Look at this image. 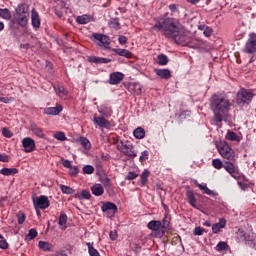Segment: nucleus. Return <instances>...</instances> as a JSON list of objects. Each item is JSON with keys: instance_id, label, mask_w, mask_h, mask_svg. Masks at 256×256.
<instances>
[{"instance_id": "63", "label": "nucleus", "mask_w": 256, "mask_h": 256, "mask_svg": "<svg viewBox=\"0 0 256 256\" xmlns=\"http://www.w3.org/2000/svg\"><path fill=\"white\" fill-rule=\"evenodd\" d=\"M248 245H249L252 249H255V251H256V242H255V241H250V242H248Z\"/></svg>"}, {"instance_id": "38", "label": "nucleus", "mask_w": 256, "mask_h": 256, "mask_svg": "<svg viewBox=\"0 0 256 256\" xmlns=\"http://www.w3.org/2000/svg\"><path fill=\"white\" fill-rule=\"evenodd\" d=\"M56 93L59 97L63 98V97H67V95L69 94V91H67V89H65V87L63 86H58V88L56 89Z\"/></svg>"}, {"instance_id": "18", "label": "nucleus", "mask_w": 256, "mask_h": 256, "mask_svg": "<svg viewBox=\"0 0 256 256\" xmlns=\"http://www.w3.org/2000/svg\"><path fill=\"white\" fill-rule=\"evenodd\" d=\"M125 87L132 95H141V87L138 84L125 83Z\"/></svg>"}, {"instance_id": "33", "label": "nucleus", "mask_w": 256, "mask_h": 256, "mask_svg": "<svg viewBox=\"0 0 256 256\" xmlns=\"http://www.w3.org/2000/svg\"><path fill=\"white\" fill-rule=\"evenodd\" d=\"M226 139H228V141H241L239 135H237V133L233 131H228V133L226 134Z\"/></svg>"}, {"instance_id": "46", "label": "nucleus", "mask_w": 256, "mask_h": 256, "mask_svg": "<svg viewBox=\"0 0 256 256\" xmlns=\"http://www.w3.org/2000/svg\"><path fill=\"white\" fill-rule=\"evenodd\" d=\"M69 173L71 177H77V175H79V167L77 166H71V168H69Z\"/></svg>"}, {"instance_id": "43", "label": "nucleus", "mask_w": 256, "mask_h": 256, "mask_svg": "<svg viewBox=\"0 0 256 256\" xmlns=\"http://www.w3.org/2000/svg\"><path fill=\"white\" fill-rule=\"evenodd\" d=\"M82 171L85 175H93V173H95V168L91 165H86L83 167Z\"/></svg>"}, {"instance_id": "1", "label": "nucleus", "mask_w": 256, "mask_h": 256, "mask_svg": "<svg viewBox=\"0 0 256 256\" xmlns=\"http://www.w3.org/2000/svg\"><path fill=\"white\" fill-rule=\"evenodd\" d=\"M151 31H159L166 39L175 41L177 45L191 47L189 32L185 28H182L179 20L175 18L169 16L158 18L156 24L151 27Z\"/></svg>"}, {"instance_id": "48", "label": "nucleus", "mask_w": 256, "mask_h": 256, "mask_svg": "<svg viewBox=\"0 0 256 256\" xmlns=\"http://www.w3.org/2000/svg\"><path fill=\"white\" fill-rule=\"evenodd\" d=\"M59 225L63 226L67 224V214H61L59 217Z\"/></svg>"}, {"instance_id": "20", "label": "nucleus", "mask_w": 256, "mask_h": 256, "mask_svg": "<svg viewBox=\"0 0 256 256\" xmlns=\"http://www.w3.org/2000/svg\"><path fill=\"white\" fill-rule=\"evenodd\" d=\"M31 19L33 27L39 29L41 27V19L39 18V14L37 11H35V9H33L31 12Z\"/></svg>"}, {"instance_id": "14", "label": "nucleus", "mask_w": 256, "mask_h": 256, "mask_svg": "<svg viewBox=\"0 0 256 256\" xmlns=\"http://www.w3.org/2000/svg\"><path fill=\"white\" fill-rule=\"evenodd\" d=\"M225 225H227V220L225 218H220L218 223L212 225V233H219L221 229H225Z\"/></svg>"}, {"instance_id": "25", "label": "nucleus", "mask_w": 256, "mask_h": 256, "mask_svg": "<svg viewBox=\"0 0 256 256\" xmlns=\"http://www.w3.org/2000/svg\"><path fill=\"white\" fill-rule=\"evenodd\" d=\"M148 229H150L151 231H161V227H162V224H161V221H158V220H152L148 223L147 225Z\"/></svg>"}, {"instance_id": "35", "label": "nucleus", "mask_w": 256, "mask_h": 256, "mask_svg": "<svg viewBox=\"0 0 256 256\" xmlns=\"http://www.w3.org/2000/svg\"><path fill=\"white\" fill-rule=\"evenodd\" d=\"M158 59V65H167L169 63V57L165 54H159L157 56Z\"/></svg>"}, {"instance_id": "30", "label": "nucleus", "mask_w": 256, "mask_h": 256, "mask_svg": "<svg viewBox=\"0 0 256 256\" xmlns=\"http://www.w3.org/2000/svg\"><path fill=\"white\" fill-rule=\"evenodd\" d=\"M109 27H111V29H116V31H118V29H121L119 18H111L109 21Z\"/></svg>"}, {"instance_id": "42", "label": "nucleus", "mask_w": 256, "mask_h": 256, "mask_svg": "<svg viewBox=\"0 0 256 256\" xmlns=\"http://www.w3.org/2000/svg\"><path fill=\"white\" fill-rule=\"evenodd\" d=\"M198 187L200 191H203V193H205L206 195H215V192H213V190L208 189L207 185L198 184Z\"/></svg>"}, {"instance_id": "7", "label": "nucleus", "mask_w": 256, "mask_h": 256, "mask_svg": "<svg viewBox=\"0 0 256 256\" xmlns=\"http://www.w3.org/2000/svg\"><path fill=\"white\" fill-rule=\"evenodd\" d=\"M246 53H255L256 52V33H252L249 36V39L245 45Z\"/></svg>"}, {"instance_id": "56", "label": "nucleus", "mask_w": 256, "mask_h": 256, "mask_svg": "<svg viewBox=\"0 0 256 256\" xmlns=\"http://www.w3.org/2000/svg\"><path fill=\"white\" fill-rule=\"evenodd\" d=\"M10 101H14L13 97H0V103H9Z\"/></svg>"}, {"instance_id": "19", "label": "nucleus", "mask_w": 256, "mask_h": 256, "mask_svg": "<svg viewBox=\"0 0 256 256\" xmlns=\"http://www.w3.org/2000/svg\"><path fill=\"white\" fill-rule=\"evenodd\" d=\"M154 72L160 79H171V70L169 69H154Z\"/></svg>"}, {"instance_id": "64", "label": "nucleus", "mask_w": 256, "mask_h": 256, "mask_svg": "<svg viewBox=\"0 0 256 256\" xmlns=\"http://www.w3.org/2000/svg\"><path fill=\"white\" fill-rule=\"evenodd\" d=\"M204 227H211V221L207 220L203 223Z\"/></svg>"}, {"instance_id": "54", "label": "nucleus", "mask_w": 256, "mask_h": 256, "mask_svg": "<svg viewBox=\"0 0 256 256\" xmlns=\"http://www.w3.org/2000/svg\"><path fill=\"white\" fill-rule=\"evenodd\" d=\"M118 41H119L120 45H125L127 43V37L120 35L118 38Z\"/></svg>"}, {"instance_id": "34", "label": "nucleus", "mask_w": 256, "mask_h": 256, "mask_svg": "<svg viewBox=\"0 0 256 256\" xmlns=\"http://www.w3.org/2000/svg\"><path fill=\"white\" fill-rule=\"evenodd\" d=\"M60 189H61L62 193H64L65 195H75V189H73L69 186L60 185Z\"/></svg>"}, {"instance_id": "57", "label": "nucleus", "mask_w": 256, "mask_h": 256, "mask_svg": "<svg viewBox=\"0 0 256 256\" xmlns=\"http://www.w3.org/2000/svg\"><path fill=\"white\" fill-rule=\"evenodd\" d=\"M62 165H63V167H65L66 169H71V167H73V165H71V161H69V160H64V161L62 162Z\"/></svg>"}, {"instance_id": "53", "label": "nucleus", "mask_w": 256, "mask_h": 256, "mask_svg": "<svg viewBox=\"0 0 256 256\" xmlns=\"http://www.w3.org/2000/svg\"><path fill=\"white\" fill-rule=\"evenodd\" d=\"M25 218V213L18 215V225H23V223H25Z\"/></svg>"}, {"instance_id": "44", "label": "nucleus", "mask_w": 256, "mask_h": 256, "mask_svg": "<svg viewBox=\"0 0 256 256\" xmlns=\"http://www.w3.org/2000/svg\"><path fill=\"white\" fill-rule=\"evenodd\" d=\"M37 230L35 228H32L29 230V233L27 234L26 238L28 239V241H31L33 239H35V237H37Z\"/></svg>"}, {"instance_id": "32", "label": "nucleus", "mask_w": 256, "mask_h": 256, "mask_svg": "<svg viewBox=\"0 0 256 256\" xmlns=\"http://www.w3.org/2000/svg\"><path fill=\"white\" fill-rule=\"evenodd\" d=\"M86 245L88 247V253L90 256H101V254H99V251L97 249H95V247H93V244L88 242V243H86Z\"/></svg>"}, {"instance_id": "15", "label": "nucleus", "mask_w": 256, "mask_h": 256, "mask_svg": "<svg viewBox=\"0 0 256 256\" xmlns=\"http://www.w3.org/2000/svg\"><path fill=\"white\" fill-rule=\"evenodd\" d=\"M86 61H88V63H96V64L111 63V59L99 58L97 56H87Z\"/></svg>"}, {"instance_id": "55", "label": "nucleus", "mask_w": 256, "mask_h": 256, "mask_svg": "<svg viewBox=\"0 0 256 256\" xmlns=\"http://www.w3.org/2000/svg\"><path fill=\"white\" fill-rule=\"evenodd\" d=\"M109 236L111 241H115L118 237L117 231H110Z\"/></svg>"}, {"instance_id": "52", "label": "nucleus", "mask_w": 256, "mask_h": 256, "mask_svg": "<svg viewBox=\"0 0 256 256\" xmlns=\"http://www.w3.org/2000/svg\"><path fill=\"white\" fill-rule=\"evenodd\" d=\"M2 135L4 137H7L8 139H11V137H13V133L10 130H8L7 128L2 129Z\"/></svg>"}, {"instance_id": "61", "label": "nucleus", "mask_w": 256, "mask_h": 256, "mask_svg": "<svg viewBox=\"0 0 256 256\" xmlns=\"http://www.w3.org/2000/svg\"><path fill=\"white\" fill-rule=\"evenodd\" d=\"M169 9L172 13H175V11H177V5L176 4H171L169 6Z\"/></svg>"}, {"instance_id": "39", "label": "nucleus", "mask_w": 256, "mask_h": 256, "mask_svg": "<svg viewBox=\"0 0 256 256\" xmlns=\"http://www.w3.org/2000/svg\"><path fill=\"white\" fill-rule=\"evenodd\" d=\"M212 165L214 169H225V164L219 158L212 160Z\"/></svg>"}, {"instance_id": "47", "label": "nucleus", "mask_w": 256, "mask_h": 256, "mask_svg": "<svg viewBox=\"0 0 256 256\" xmlns=\"http://www.w3.org/2000/svg\"><path fill=\"white\" fill-rule=\"evenodd\" d=\"M0 249H9V243L3 239V235L0 234Z\"/></svg>"}, {"instance_id": "59", "label": "nucleus", "mask_w": 256, "mask_h": 256, "mask_svg": "<svg viewBox=\"0 0 256 256\" xmlns=\"http://www.w3.org/2000/svg\"><path fill=\"white\" fill-rule=\"evenodd\" d=\"M212 34L213 30H211V28H206V30H204L205 37H211Z\"/></svg>"}, {"instance_id": "62", "label": "nucleus", "mask_w": 256, "mask_h": 256, "mask_svg": "<svg viewBox=\"0 0 256 256\" xmlns=\"http://www.w3.org/2000/svg\"><path fill=\"white\" fill-rule=\"evenodd\" d=\"M104 185L105 187H111V179L109 178L104 179Z\"/></svg>"}, {"instance_id": "49", "label": "nucleus", "mask_w": 256, "mask_h": 256, "mask_svg": "<svg viewBox=\"0 0 256 256\" xmlns=\"http://www.w3.org/2000/svg\"><path fill=\"white\" fill-rule=\"evenodd\" d=\"M137 177H139V174H137L136 172H128V175L126 176V179L128 181H133V179H137Z\"/></svg>"}, {"instance_id": "10", "label": "nucleus", "mask_w": 256, "mask_h": 256, "mask_svg": "<svg viewBox=\"0 0 256 256\" xmlns=\"http://www.w3.org/2000/svg\"><path fill=\"white\" fill-rule=\"evenodd\" d=\"M96 41H99L104 45L105 49H109V45H111V39L107 35L99 34V33H94L92 35Z\"/></svg>"}, {"instance_id": "3", "label": "nucleus", "mask_w": 256, "mask_h": 256, "mask_svg": "<svg viewBox=\"0 0 256 256\" xmlns=\"http://www.w3.org/2000/svg\"><path fill=\"white\" fill-rule=\"evenodd\" d=\"M231 100L225 96H219L214 94L211 97L210 106L214 113L215 123H221L223 121V115H227L231 111Z\"/></svg>"}, {"instance_id": "13", "label": "nucleus", "mask_w": 256, "mask_h": 256, "mask_svg": "<svg viewBox=\"0 0 256 256\" xmlns=\"http://www.w3.org/2000/svg\"><path fill=\"white\" fill-rule=\"evenodd\" d=\"M101 210L103 213H107V211H111L112 215H115L117 213V205L113 202H104Z\"/></svg>"}, {"instance_id": "29", "label": "nucleus", "mask_w": 256, "mask_h": 256, "mask_svg": "<svg viewBox=\"0 0 256 256\" xmlns=\"http://www.w3.org/2000/svg\"><path fill=\"white\" fill-rule=\"evenodd\" d=\"M133 134L136 139H144L145 129H143L142 127H138L134 130Z\"/></svg>"}, {"instance_id": "4", "label": "nucleus", "mask_w": 256, "mask_h": 256, "mask_svg": "<svg viewBox=\"0 0 256 256\" xmlns=\"http://www.w3.org/2000/svg\"><path fill=\"white\" fill-rule=\"evenodd\" d=\"M253 97L255 94L245 88H242L238 91L236 95V103L237 105H249L251 101H253Z\"/></svg>"}, {"instance_id": "40", "label": "nucleus", "mask_w": 256, "mask_h": 256, "mask_svg": "<svg viewBox=\"0 0 256 256\" xmlns=\"http://www.w3.org/2000/svg\"><path fill=\"white\" fill-rule=\"evenodd\" d=\"M0 17H2V19H11V11H9V9L5 8V9H1L0 8Z\"/></svg>"}, {"instance_id": "45", "label": "nucleus", "mask_w": 256, "mask_h": 256, "mask_svg": "<svg viewBox=\"0 0 256 256\" xmlns=\"http://www.w3.org/2000/svg\"><path fill=\"white\" fill-rule=\"evenodd\" d=\"M54 138L58 141H67V136H65V132H57L54 134Z\"/></svg>"}, {"instance_id": "16", "label": "nucleus", "mask_w": 256, "mask_h": 256, "mask_svg": "<svg viewBox=\"0 0 256 256\" xmlns=\"http://www.w3.org/2000/svg\"><path fill=\"white\" fill-rule=\"evenodd\" d=\"M30 131L36 136L39 137L40 139H45V133H43V129L39 127L37 124L32 123L30 125Z\"/></svg>"}, {"instance_id": "27", "label": "nucleus", "mask_w": 256, "mask_h": 256, "mask_svg": "<svg viewBox=\"0 0 256 256\" xmlns=\"http://www.w3.org/2000/svg\"><path fill=\"white\" fill-rule=\"evenodd\" d=\"M15 15H29V6L27 4L18 5Z\"/></svg>"}, {"instance_id": "37", "label": "nucleus", "mask_w": 256, "mask_h": 256, "mask_svg": "<svg viewBox=\"0 0 256 256\" xmlns=\"http://www.w3.org/2000/svg\"><path fill=\"white\" fill-rule=\"evenodd\" d=\"M78 141H79L80 145H82V147H84V149H91V142H89V139H87L85 137H80Z\"/></svg>"}, {"instance_id": "26", "label": "nucleus", "mask_w": 256, "mask_h": 256, "mask_svg": "<svg viewBox=\"0 0 256 256\" xmlns=\"http://www.w3.org/2000/svg\"><path fill=\"white\" fill-rule=\"evenodd\" d=\"M19 173V170L17 168H2L0 170V175H5L6 177H9L11 175H17Z\"/></svg>"}, {"instance_id": "51", "label": "nucleus", "mask_w": 256, "mask_h": 256, "mask_svg": "<svg viewBox=\"0 0 256 256\" xmlns=\"http://www.w3.org/2000/svg\"><path fill=\"white\" fill-rule=\"evenodd\" d=\"M193 233L196 236H201L203 233H205V229L199 226L194 229Z\"/></svg>"}, {"instance_id": "60", "label": "nucleus", "mask_w": 256, "mask_h": 256, "mask_svg": "<svg viewBox=\"0 0 256 256\" xmlns=\"http://www.w3.org/2000/svg\"><path fill=\"white\" fill-rule=\"evenodd\" d=\"M169 227V221L167 220H163V224L161 226V229H167Z\"/></svg>"}, {"instance_id": "12", "label": "nucleus", "mask_w": 256, "mask_h": 256, "mask_svg": "<svg viewBox=\"0 0 256 256\" xmlns=\"http://www.w3.org/2000/svg\"><path fill=\"white\" fill-rule=\"evenodd\" d=\"M123 77L125 76L121 72H114L110 74V79H109L110 85H119V83L123 81Z\"/></svg>"}, {"instance_id": "22", "label": "nucleus", "mask_w": 256, "mask_h": 256, "mask_svg": "<svg viewBox=\"0 0 256 256\" xmlns=\"http://www.w3.org/2000/svg\"><path fill=\"white\" fill-rule=\"evenodd\" d=\"M94 123L98 125V127L107 128L111 125L109 120L103 117H94Z\"/></svg>"}, {"instance_id": "24", "label": "nucleus", "mask_w": 256, "mask_h": 256, "mask_svg": "<svg viewBox=\"0 0 256 256\" xmlns=\"http://www.w3.org/2000/svg\"><path fill=\"white\" fill-rule=\"evenodd\" d=\"M38 247L39 249H41L42 251H54L55 249V246L49 242H45V241H40L38 243Z\"/></svg>"}, {"instance_id": "9", "label": "nucleus", "mask_w": 256, "mask_h": 256, "mask_svg": "<svg viewBox=\"0 0 256 256\" xmlns=\"http://www.w3.org/2000/svg\"><path fill=\"white\" fill-rule=\"evenodd\" d=\"M22 146L25 153H32V151H35V140L31 137H26L22 140Z\"/></svg>"}, {"instance_id": "23", "label": "nucleus", "mask_w": 256, "mask_h": 256, "mask_svg": "<svg viewBox=\"0 0 256 256\" xmlns=\"http://www.w3.org/2000/svg\"><path fill=\"white\" fill-rule=\"evenodd\" d=\"M92 195H95L96 197H101L105 193V189H103V186L101 184H95L91 187Z\"/></svg>"}, {"instance_id": "21", "label": "nucleus", "mask_w": 256, "mask_h": 256, "mask_svg": "<svg viewBox=\"0 0 256 256\" xmlns=\"http://www.w3.org/2000/svg\"><path fill=\"white\" fill-rule=\"evenodd\" d=\"M112 51L116 53V55H120V57H126V59H131L133 57V53L127 49L114 48Z\"/></svg>"}, {"instance_id": "28", "label": "nucleus", "mask_w": 256, "mask_h": 256, "mask_svg": "<svg viewBox=\"0 0 256 256\" xmlns=\"http://www.w3.org/2000/svg\"><path fill=\"white\" fill-rule=\"evenodd\" d=\"M75 199H79L82 201V199H91V193L88 190H82L81 193H76L74 195Z\"/></svg>"}, {"instance_id": "6", "label": "nucleus", "mask_w": 256, "mask_h": 256, "mask_svg": "<svg viewBox=\"0 0 256 256\" xmlns=\"http://www.w3.org/2000/svg\"><path fill=\"white\" fill-rule=\"evenodd\" d=\"M34 207L37 209H47L50 205L49 197L41 195L33 199Z\"/></svg>"}, {"instance_id": "11", "label": "nucleus", "mask_w": 256, "mask_h": 256, "mask_svg": "<svg viewBox=\"0 0 256 256\" xmlns=\"http://www.w3.org/2000/svg\"><path fill=\"white\" fill-rule=\"evenodd\" d=\"M14 21L21 27H27V23H29V14H15Z\"/></svg>"}, {"instance_id": "50", "label": "nucleus", "mask_w": 256, "mask_h": 256, "mask_svg": "<svg viewBox=\"0 0 256 256\" xmlns=\"http://www.w3.org/2000/svg\"><path fill=\"white\" fill-rule=\"evenodd\" d=\"M147 159H149V151L144 150L139 158V161L143 163V161H147Z\"/></svg>"}, {"instance_id": "5", "label": "nucleus", "mask_w": 256, "mask_h": 256, "mask_svg": "<svg viewBox=\"0 0 256 256\" xmlns=\"http://www.w3.org/2000/svg\"><path fill=\"white\" fill-rule=\"evenodd\" d=\"M117 149L123 153V155H126L131 159H135V157H137V153L133 149V144H129V142H123V140H121L120 144L117 145Z\"/></svg>"}, {"instance_id": "36", "label": "nucleus", "mask_w": 256, "mask_h": 256, "mask_svg": "<svg viewBox=\"0 0 256 256\" xmlns=\"http://www.w3.org/2000/svg\"><path fill=\"white\" fill-rule=\"evenodd\" d=\"M90 20L91 18L87 15L78 16L76 19L77 23H79L80 25H87Z\"/></svg>"}, {"instance_id": "8", "label": "nucleus", "mask_w": 256, "mask_h": 256, "mask_svg": "<svg viewBox=\"0 0 256 256\" xmlns=\"http://www.w3.org/2000/svg\"><path fill=\"white\" fill-rule=\"evenodd\" d=\"M186 197L189 205L193 207L194 209H199V206H197V198H195V192L191 190V187L186 186Z\"/></svg>"}, {"instance_id": "17", "label": "nucleus", "mask_w": 256, "mask_h": 256, "mask_svg": "<svg viewBox=\"0 0 256 256\" xmlns=\"http://www.w3.org/2000/svg\"><path fill=\"white\" fill-rule=\"evenodd\" d=\"M63 111V106L57 105L56 107H48L44 109L45 115H59Z\"/></svg>"}, {"instance_id": "31", "label": "nucleus", "mask_w": 256, "mask_h": 256, "mask_svg": "<svg viewBox=\"0 0 256 256\" xmlns=\"http://www.w3.org/2000/svg\"><path fill=\"white\" fill-rule=\"evenodd\" d=\"M149 175H150V172L149 170H144L143 173L141 174V185L142 187H145L147 185V181H149Z\"/></svg>"}, {"instance_id": "2", "label": "nucleus", "mask_w": 256, "mask_h": 256, "mask_svg": "<svg viewBox=\"0 0 256 256\" xmlns=\"http://www.w3.org/2000/svg\"><path fill=\"white\" fill-rule=\"evenodd\" d=\"M224 161V169L233 177L234 179H239L241 175L239 174V167L237 166V159L235 158V151L229 147V144L224 143L218 148Z\"/></svg>"}, {"instance_id": "58", "label": "nucleus", "mask_w": 256, "mask_h": 256, "mask_svg": "<svg viewBox=\"0 0 256 256\" xmlns=\"http://www.w3.org/2000/svg\"><path fill=\"white\" fill-rule=\"evenodd\" d=\"M0 161L2 163H9V156L0 154Z\"/></svg>"}, {"instance_id": "41", "label": "nucleus", "mask_w": 256, "mask_h": 256, "mask_svg": "<svg viewBox=\"0 0 256 256\" xmlns=\"http://www.w3.org/2000/svg\"><path fill=\"white\" fill-rule=\"evenodd\" d=\"M227 249H229V244H227V242H219L216 245V251H227Z\"/></svg>"}]
</instances>
